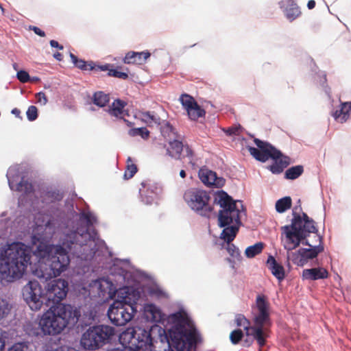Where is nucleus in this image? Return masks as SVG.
I'll return each mask as SVG.
<instances>
[{
  "mask_svg": "<svg viewBox=\"0 0 351 351\" xmlns=\"http://www.w3.org/2000/svg\"><path fill=\"white\" fill-rule=\"evenodd\" d=\"M48 213H37L32 237L33 249L22 242L8 244L0 258V278L8 282L23 277L32 253L38 258L36 276L45 280L60 276L70 263V255L92 261L106 250L104 241L92 228L96 217L88 210L66 215L56 202Z\"/></svg>",
  "mask_w": 351,
  "mask_h": 351,
  "instance_id": "obj_1",
  "label": "nucleus"
},
{
  "mask_svg": "<svg viewBox=\"0 0 351 351\" xmlns=\"http://www.w3.org/2000/svg\"><path fill=\"white\" fill-rule=\"evenodd\" d=\"M173 326L169 336L163 330L159 339L154 341L151 330L141 327L128 328L119 335L120 343L131 349L143 351H173L169 337L177 351H189L198 341V333L187 314L179 311L169 315Z\"/></svg>",
  "mask_w": 351,
  "mask_h": 351,
  "instance_id": "obj_2",
  "label": "nucleus"
},
{
  "mask_svg": "<svg viewBox=\"0 0 351 351\" xmlns=\"http://www.w3.org/2000/svg\"><path fill=\"white\" fill-rule=\"evenodd\" d=\"M300 210V206L293 209L291 223L281 227V231L285 235L282 242L287 251V259L302 267L310 260L316 258L324 248L322 245L323 238L319 234L315 236L317 245H313L306 239L310 233H317V230L315 221L306 213H302V215L297 213Z\"/></svg>",
  "mask_w": 351,
  "mask_h": 351,
  "instance_id": "obj_3",
  "label": "nucleus"
},
{
  "mask_svg": "<svg viewBox=\"0 0 351 351\" xmlns=\"http://www.w3.org/2000/svg\"><path fill=\"white\" fill-rule=\"evenodd\" d=\"M8 184L11 190H16L23 193L19 197V203L25 202L29 203L34 210H37L38 213H48L47 210H50V206L52 202H56L58 204L59 208L61 209L59 202L62 199V195L55 191H48L41 197V199L38 198L32 199L34 197L33 186L31 183L22 179L17 182L20 177V167L18 165L11 166L6 173Z\"/></svg>",
  "mask_w": 351,
  "mask_h": 351,
  "instance_id": "obj_4",
  "label": "nucleus"
},
{
  "mask_svg": "<svg viewBox=\"0 0 351 351\" xmlns=\"http://www.w3.org/2000/svg\"><path fill=\"white\" fill-rule=\"evenodd\" d=\"M83 309L70 304H59L51 306L41 316L38 335L54 336L60 334L69 324L77 323Z\"/></svg>",
  "mask_w": 351,
  "mask_h": 351,
  "instance_id": "obj_5",
  "label": "nucleus"
},
{
  "mask_svg": "<svg viewBox=\"0 0 351 351\" xmlns=\"http://www.w3.org/2000/svg\"><path fill=\"white\" fill-rule=\"evenodd\" d=\"M214 202L221 208L219 212V226L226 227L221 238L229 243L234 240L241 225V214L244 212L243 204L240 201H234L223 191L216 193Z\"/></svg>",
  "mask_w": 351,
  "mask_h": 351,
  "instance_id": "obj_6",
  "label": "nucleus"
},
{
  "mask_svg": "<svg viewBox=\"0 0 351 351\" xmlns=\"http://www.w3.org/2000/svg\"><path fill=\"white\" fill-rule=\"evenodd\" d=\"M256 307L258 313L254 316V325L250 326L248 320L241 315L236 317V324L238 326H243L245 330L247 339L244 341L245 346H250L256 340L260 348L265 344L266 339L268 337L267 330L271 325V320L269 312V303L264 296L258 295L256 298ZM259 351H262L261 348Z\"/></svg>",
  "mask_w": 351,
  "mask_h": 351,
  "instance_id": "obj_7",
  "label": "nucleus"
},
{
  "mask_svg": "<svg viewBox=\"0 0 351 351\" xmlns=\"http://www.w3.org/2000/svg\"><path fill=\"white\" fill-rule=\"evenodd\" d=\"M140 292L132 291V293L121 290L118 298L114 300L108 308L107 315L112 324L122 326L130 322L137 312L136 302L140 298Z\"/></svg>",
  "mask_w": 351,
  "mask_h": 351,
  "instance_id": "obj_8",
  "label": "nucleus"
},
{
  "mask_svg": "<svg viewBox=\"0 0 351 351\" xmlns=\"http://www.w3.org/2000/svg\"><path fill=\"white\" fill-rule=\"evenodd\" d=\"M114 335L115 330L112 326H90L82 335L81 344L86 350H95L109 343Z\"/></svg>",
  "mask_w": 351,
  "mask_h": 351,
  "instance_id": "obj_9",
  "label": "nucleus"
},
{
  "mask_svg": "<svg viewBox=\"0 0 351 351\" xmlns=\"http://www.w3.org/2000/svg\"><path fill=\"white\" fill-rule=\"evenodd\" d=\"M254 142L258 148L250 147L249 152L256 160L265 162L269 158H271L276 160L283 169L289 165L290 158L283 156L280 151L276 149L271 144L258 138H254Z\"/></svg>",
  "mask_w": 351,
  "mask_h": 351,
  "instance_id": "obj_10",
  "label": "nucleus"
},
{
  "mask_svg": "<svg viewBox=\"0 0 351 351\" xmlns=\"http://www.w3.org/2000/svg\"><path fill=\"white\" fill-rule=\"evenodd\" d=\"M184 199L188 206L204 217H209L212 207L209 204L210 195L204 191L197 189H190L184 194Z\"/></svg>",
  "mask_w": 351,
  "mask_h": 351,
  "instance_id": "obj_11",
  "label": "nucleus"
},
{
  "mask_svg": "<svg viewBox=\"0 0 351 351\" xmlns=\"http://www.w3.org/2000/svg\"><path fill=\"white\" fill-rule=\"evenodd\" d=\"M117 291V287L108 278H100L93 280L88 285V295L98 303L112 300Z\"/></svg>",
  "mask_w": 351,
  "mask_h": 351,
  "instance_id": "obj_12",
  "label": "nucleus"
},
{
  "mask_svg": "<svg viewBox=\"0 0 351 351\" xmlns=\"http://www.w3.org/2000/svg\"><path fill=\"white\" fill-rule=\"evenodd\" d=\"M22 295L26 304L34 311L40 310L47 301L45 290L36 280H29L23 287Z\"/></svg>",
  "mask_w": 351,
  "mask_h": 351,
  "instance_id": "obj_13",
  "label": "nucleus"
},
{
  "mask_svg": "<svg viewBox=\"0 0 351 351\" xmlns=\"http://www.w3.org/2000/svg\"><path fill=\"white\" fill-rule=\"evenodd\" d=\"M68 282L64 279H57L48 284L45 291L47 300L51 301L56 305L60 304L67 294L69 290Z\"/></svg>",
  "mask_w": 351,
  "mask_h": 351,
  "instance_id": "obj_14",
  "label": "nucleus"
},
{
  "mask_svg": "<svg viewBox=\"0 0 351 351\" xmlns=\"http://www.w3.org/2000/svg\"><path fill=\"white\" fill-rule=\"evenodd\" d=\"M142 188L139 189L141 201L147 205L152 204L161 192L160 186L156 183H141Z\"/></svg>",
  "mask_w": 351,
  "mask_h": 351,
  "instance_id": "obj_15",
  "label": "nucleus"
},
{
  "mask_svg": "<svg viewBox=\"0 0 351 351\" xmlns=\"http://www.w3.org/2000/svg\"><path fill=\"white\" fill-rule=\"evenodd\" d=\"M201 181L206 185L221 187L225 184V179L217 177V173L211 170L202 169L199 171Z\"/></svg>",
  "mask_w": 351,
  "mask_h": 351,
  "instance_id": "obj_16",
  "label": "nucleus"
},
{
  "mask_svg": "<svg viewBox=\"0 0 351 351\" xmlns=\"http://www.w3.org/2000/svg\"><path fill=\"white\" fill-rule=\"evenodd\" d=\"M328 276V272L324 267L306 269L302 271V278L304 280H317L327 278Z\"/></svg>",
  "mask_w": 351,
  "mask_h": 351,
  "instance_id": "obj_17",
  "label": "nucleus"
},
{
  "mask_svg": "<svg viewBox=\"0 0 351 351\" xmlns=\"http://www.w3.org/2000/svg\"><path fill=\"white\" fill-rule=\"evenodd\" d=\"M280 5L281 8H285V14L290 21H293L300 14V8L293 0L281 1Z\"/></svg>",
  "mask_w": 351,
  "mask_h": 351,
  "instance_id": "obj_18",
  "label": "nucleus"
},
{
  "mask_svg": "<svg viewBox=\"0 0 351 351\" xmlns=\"http://www.w3.org/2000/svg\"><path fill=\"white\" fill-rule=\"evenodd\" d=\"M350 111L351 102H342L339 109L332 112V116L336 121L343 123L349 119Z\"/></svg>",
  "mask_w": 351,
  "mask_h": 351,
  "instance_id": "obj_19",
  "label": "nucleus"
},
{
  "mask_svg": "<svg viewBox=\"0 0 351 351\" xmlns=\"http://www.w3.org/2000/svg\"><path fill=\"white\" fill-rule=\"evenodd\" d=\"M149 51H130L126 53L123 62L125 64H143L150 57Z\"/></svg>",
  "mask_w": 351,
  "mask_h": 351,
  "instance_id": "obj_20",
  "label": "nucleus"
},
{
  "mask_svg": "<svg viewBox=\"0 0 351 351\" xmlns=\"http://www.w3.org/2000/svg\"><path fill=\"white\" fill-rule=\"evenodd\" d=\"M184 149L182 143L178 138L169 141V146L167 147V154L176 160L180 159L182 152Z\"/></svg>",
  "mask_w": 351,
  "mask_h": 351,
  "instance_id": "obj_21",
  "label": "nucleus"
},
{
  "mask_svg": "<svg viewBox=\"0 0 351 351\" xmlns=\"http://www.w3.org/2000/svg\"><path fill=\"white\" fill-rule=\"evenodd\" d=\"M267 263L271 274L279 281H282L285 277V272L283 266L279 264L272 256H269L268 257Z\"/></svg>",
  "mask_w": 351,
  "mask_h": 351,
  "instance_id": "obj_22",
  "label": "nucleus"
},
{
  "mask_svg": "<svg viewBox=\"0 0 351 351\" xmlns=\"http://www.w3.org/2000/svg\"><path fill=\"white\" fill-rule=\"evenodd\" d=\"M144 311L147 319L152 322H160L162 319V315L160 310L154 304H150L145 305L144 306Z\"/></svg>",
  "mask_w": 351,
  "mask_h": 351,
  "instance_id": "obj_23",
  "label": "nucleus"
},
{
  "mask_svg": "<svg viewBox=\"0 0 351 351\" xmlns=\"http://www.w3.org/2000/svg\"><path fill=\"white\" fill-rule=\"evenodd\" d=\"M124 107L125 103L120 99H117L112 103L111 107L108 109V112L110 114L117 118L123 119L125 122H128V121L124 118L125 114Z\"/></svg>",
  "mask_w": 351,
  "mask_h": 351,
  "instance_id": "obj_24",
  "label": "nucleus"
},
{
  "mask_svg": "<svg viewBox=\"0 0 351 351\" xmlns=\"http://www.w3.org/2000/svg\"><path fill=\"white\" fill-rule=\"evenodd\" d=\"M70 58L73 64L77 67L78 69L84 71L86 70H94L95 69V64L93 62H86L84 60L78 59L77 56H75L72 53H70Z\"/></svg>",
  "mask_w": 351,
  "mask_h": 351,
  "instance_id": "obj_25",
  "label": "nucleus"
},
{
  "mask_svg": "<svg viewBox=\"0 0 351 351\" xmlns=\"http://www.w3.org/2000/svg\"><path fill=\"white\" fill-rule=\"evenodd\" d=\"M160 125L161 134L168 141L178 137L175 129L169 124V122L163 121Z\"/></svg>",
  "mask_w": 351,
  "mask_h": 351,
  "instance_id": "obj_26",
  "label": "nucleus"
},
{
  "mask_svg": "<svg viewBox=\"0 0 351 351\" xmlns=\"http://www.w3.org/2000/svg\"><path fill=\"white\" fill-rule=\"evenodd\" d=\"M303 171V166H293L287 169L285 173V178L287 180H295L299 178L302 174Z\"/></svg>",
  "mask_w": 351,
  "mask_h": 351,
  "instance_id": "obj_27",
  "label": "nucleus"
},
{
  "mask_svg": "<svg viewBox=\"0 0 351 351\" xmlns=\"http://www.w3.org/2000/svg\"><path fill=\"white\" fill-rule=\"evenodd\" d=\"M291 206V198L289 196L284 197L276 202V210L279 213H282Z\"/></svg>",
  "mask_w": 351,
  "mask_h": 351,
  "instance_id": "obj_28",
  "label": "nucleus"
},
{
  "mask_svg": "<svg viewBox=\"0 0 351 351\" xmlns=\"http://www.w3.org/2000/svg\"><path fill=\"white\" fill-rule=\"evenodd\" d=\"M189 117L191 120H197L199 117H202L205 114V111L196 104L191 108L186 110Z\"/></svg>",
  "mask_w": 351,
  "mask_h": 351,
  "instance_id": "obj_29",
  "label": "nucleus"
},
{
  "mask_svg": "<svg viewBox=\"0 0 351 351\" xmlns=\"http://www.w3.org/2000/svg\"><path fill=\"white\" fill-rule=\"evenodd\" d=\"M109 102V97L103 92L95 93L93 95V103L99 106L104 107Z\"/></svg>",
  "mask_w": 351,
  "mask_h": 351,
  "instance_id": "obj_30",
  "label": "nucleus"
},
{
  "mask_svg": "<svg viewBox=\"0 0 351 351\" xmlns=\"http://www.w3.org/2000/svg\"><path fill=\"white\" fill-rule=\"evenodd\" d=\"M142 120L149 125L152 123L162 124L160 118L150 112H143L142 114Z\"/></svg>",
  "mask_w": 351,
  "mask_h": 351,
  "instance_id": "obj_31",
  "label": "nucleus"
},
{
  "mask_svg": "<svg viewBox=\"0 0 351 351\" xmlns=\"http://www.w3.org/2000/svg\"><path fill=\"white\" fill-rule=\"evenodd\" d=\"M263 248V243H257L253 245L249 246L245 250V255L248 258H252L261 252Z\"/></svg>",
  "mask_w": 351,
  "mask_h": 351,
  "instance_id": "obj_32",
  "label": "nucleus"
},
{
  "mask_svg": "<svg viewBox=\"0 0 351 351\" xmlns=\"http://www.w3.org/2000/svg\"><path fill=\"white\" fill-rule=\"evenodd\" d=\"M148 293L151 296L162 298H166L167 293L165 291L158 285H152L148 289Z\"/></svg>",
  "mask_w": 351,
  "mask_h": 351,
  "instance_id": "obj_33",
  "label": "nucleus"
},
{
  "mask_svg": "<svg viewBox=\"0 0 351 351\" xmlns=\"http://www.w3.org/2000/svg\"><path fill=\"white\" fill-rule=\"evenodd\" d=\"M12 306L9 302L3 298H0V321L10 314Z\"/></svg>",
  "mask_w": 351,
  "mask_h": 351,
  "instance_id": "obj_34",
  "label": "nucleus"
},
{
  "mask_svg": "<svg viewBox=\"0 0 351 351\" xmlns=\"http://www.w3.org/2000/svg\"><path fill=\"white\" fill-rule=\"evenodd\" d=\"M180 101L186 110L191 108L192 106L197 104L193 97L187 94L182 95L180 97Z\"/></svg>",
  "mask_w": 351,
  "mask_h": 351,
  "instance_id": "obj_35",
  "label": "nucleus"
},
{
  "mask_svg": "<svg viewBox=\"0 0 351 351\" xmlns=\"http://www.w3.org/2000/svg\"><path fill=\"white\" fill-rule=\"evenodd\" d=\"M131 162H132L131 158L128 157L127 159V163H128L127 169L124 173V178L125 179H130V178H132L134 176V175L137 171L136 166L133 163L130 164Z\"/></svg>",
  "mask_w": 351,
  "mask_h": 351,
  "instance_id": "obj_36",
  "label": "nucleus"
},
{
  "mask_svg": "<svg viewBox=\"0 0 351 351\" xmlns=\"http://www.w3.org/2000/svg\"><path fill=\"white\" fill-rule=\"evenodd\" d=\"M8 351H32L27 342H19L12 345Z\"/></svg>",
  "mask_w": 351,
  "mask_h": 351,
  "instance_id": "obj_37",
  "label": "nucleus"
},
{
  "mask_svg": "<svg viewBox=\"0 0 351 351\" xmlns=\"http://www.w3.org/2000/svg\"><path fill=\"white\" fill-rule=\"evenodd\" d=\"M130 135L141 136L143 138L146 139L149 136V132L145 128H134L130 130Z\"/></svg>",
  "mask_w": 351,
  "mask_h": 351,
  "instance_id": "obj_38",
  "label": "nucleus"
},
{
  "mask_svg": "<svg viewBox=\"0 0 351 351\" xmlns=\"http://www.w3.org/2000/svg\"><path fill=\"white\" fill-rule=\"evenodd\" d=\"M27 118L29 121H34L38 118V109L35 106H30L26 112Z\"/></svg>",
  "mask_w": 351,
  "mask_h": 351,
  "instance_id": "obj_39",
  "label": "nucleus"
},
{
  "mask_svg": "<svg viewBox=\"0 0 351 351\" xmlns=\"http://www.w3.org/2000/svg\"><path fill=\"white\" fill-rule=\"evenodd\" d=\"M243 333L241 330H235L230 333V339L233 344H237L242 339Z\"/></svg>",
  "mask_w": 351,
  "mask_h": 351,
  "instance_id": "obj_40",
  "label": "nucleus"
},
{
  "mask_svg": "<svg viewBox=\"0 0 351 351\" xmlns=\"http://www.w3.org/2000/svg\"><path fill=\"white\" fill-rule=\"evenodd\" d=\"M108 75L110 76H113L123 80L128 77V75L126 73L119 71L117 69H113L109 70Z\"/></svg>",
  "mask_w": 351,
  "mask_h": 351,
  "instance_id": "obj_41",
  "label": "nucleus"
},
{
  "mask_svg": "<svg viewBox=\"0 0 351 351\" xmlns=\"http://www.w3.org/2000/svg\"><path fill=\"white\" fill-rule=\"evenodd\" d=\"M16 77H17L18 80L23 83L27 82H29V80H30L29 75L28 74V73L27 71H23V70H21V71H18L17 74H16Z\"/></svg>",
  "mask_w": 351,
  "mask_h": 351,
  "instance_id": "obj_42",
  "label": "nucleus"
},
{
  "mask_svg": "<svg viewBox=\"0 0 351 351\" xmlns=\"http://www.w3.org/2000/svg\"><path fill=\"white\" fill-rule=\"evenodd\" d=\"M227 250L230 256L233 257H237L239 256V249L232 243H227Z\"/></svg>",
  "mask_w": 351,
  "mask_h": 351,
  "instance_id": "obj_43",
  "label": "nucleus"
},
{
  "mask_svg": "<svg viewBox=\"0 0 351 351\" xmlns=\"http://www.w3.org/2000/svg\"><path fill=\"white\" fill-rule=\"evenodd\" d=\"M36 98L37 99V103L43 106L46 105L48 101V99L43 92L36 93Z\"/></svg>",
  "mask_w": 351,
  "mask_h": 351,
  "instance_id": "obj_44",
  "label": "nucleus"
},
{
  "mask_svg": "<svg viewBox=\"0 0 351 351\" xmlns=\"http://www.w3.org/2000/svg\"><path fill=\"white\" fill-rule=\"evenodd\" d=\"M269 169L275 174H279L283 171V169L280 166L276 160H274V162L269 167Z\"/></svg>",
  "mask_w": 351,
  "mask_h": 351,
  "instance_id": "obj_45",
  "label": "nucleus"
},
{
  "mask_svg": "<svg viewBox=\"0 0 351 351\" xmlns=\"http://www.w3.org/2000/svg\"><path fill=\"white\" fill-rule=\"evenodd\" d=\"M130 276V273L124 269L121 270V273L120 274V277L123 278V281L125 282H127V284H129V277Z\"/></svg>",
  "mask_w": 351,
  "mask_h": 351,
  "instance_id": "obj_46",
  "label": "nucleus"
},
{
  "mask_svg": "<svg viewBox=\"0 0 351 351\" xmlns=\"http://www.w3.org/2000/svg\"><path fill=\"white\" fill-rule=\"evenodd\" d=\"M30 29L33 30L34 32L40 36H42V37H44L45 36V32H43V30H41L40 28H38V27H36V26H30Z\"/></svg>",
  "mask_w": 351,
  "mask_h": 351,
  "instance_id": "obj_47",
  "label": "nucleus"
},
{
  "mask_svg": "<svg viewBox=\"0 0 351 351\" xmlns=\"http://www.w3.org/2000/svg\"><path fill=\"white\" fill-rule=\"evenodd\" d=\"M184 152L185 153L184 154V156L188 157L189 158H191L193 156V151L191 149V148L189 146H184Z\"/></svg>",
  "mask_w": 351,
  "mask_h": 351,
  "instance_id": "obj_48",
  "label": "nucleus"
},
{
  "mask_svg": "<svg viewBox=\"0 0 351 351\" xmlns=\"http://www.w3.org/2000/svg\"><path fill=\"white\" fill-rule=\"evenodd\" d=\"M110 67V64H104V65H95V69H98V70H100V71H108L110 70L109 69Z\"/></svg>",
  "mask_w": 351,
  "mask_h": 351,
  "instance_id": "obj_49",
  "label": "nucleus"
},
{
  "mask_svg": "<svg viewBox=\"0 0 351 351\" xmlns=\"http://www.w3.org/2000/svg\"><path fill=\"white\" fill-rule=\"evenodd\" d=\"M50 45H51V47L58 48L60 50L63 49V46L60 45L59 43L57 41L54 40H51L50 41Z\"/></svg>",
  "mask_w": 351,
  "mask_h": 351,
  "instance_id": "obj_50",
  "label": "nucleus"
},
{
  "mask_svg": "<svg viewBox=\"0 0 351 351\" xmlns=\"http://www.w3.org/2000/svg\"><path fill=\"white\" fill-rule=\"evenodd\" d=\"M12 114L15 115L16 117H19V118H21L20 117V114H21V111L19 109L15 108H13L11 111Z\"/></svg>",
  "mask_w": 351,
  "mask_h": 351,
  "instance_id": "obj_51",
  "label": "nucleus"
},
{
  "mask_svg": "<svg viewBox=\"0 0 351 351\" xmlns=\"http://www.w3.org/2000/svg\"><path fill=\"white\" fill-rule=\"evenodd\" d=\"M315 6V1L314 0H310L308 1L307 3V7L308 9L311 10L314 8Z\"/></svg>",
  "mask_w": 351,
  "mask_h": 351,
  "instance_id": "obj_52",
  "label": "nucleus"
},
{
  "mask_svg": "<svg viewBox=\"0 0 351 351\" xmlns=\"http://www.w3.org/2000/svg\"><path fill=\"white\" fill-rule=\"evenodd\" d=\"M53 57H54V58H56L57 60H59V61L62 60V55L59 52L55 53L53 54Z\"/></svg>",
  "mask_w": 351,
  "mask_h": 351,
  "instance_id": "obj_53",
  "label": "nucleus"
},
{
  "mask_svg": "<svg viewBox=\"0 0 351 351\" xmlns=\"http://www.w3.org/2000/svg\"><path fill=\"white\" fill-rule=\"evenodd\" d=\"M5 346V341L0 337V351H2Z\"/></svg>",
  "mask_w": 351,
  "mask_h": 351,
  "instance_id": "obj_54",
  "label": "nucleus"
},
{
  "mask_svg": "<svg viewBox=\"0 0 351 351\" xmlns=\"http://www.w3.org/2000/svg\"><path fill=\"white\" fill-rule=\"evenodd\" d=\"M321 75L322 76L323 79H322V80H321L320 83H322V84H324L325 83L326 80V75H325L323 72H322V73H321Z\"/></svg>",
  "mask_w": 351,
  "mask_h": 351,
  "instance_id": "obj_55",
  "label": "nucleus"
},
{
  "mask_svg": "<svg viewBox=\"0 0 351 351\" xmlns=\"http://www.w3.org/2000/svg\"><path fill=\"white\" fill-rule=\"evenodd\" d=\"M227 133L229 134V135H232L235 133V131L234 129L232 128H229L227 131Z\"/></svg>",
  "mask_w": 351,
  "mask_h": 351,
  "instance_id": "obj_56",
  "label": "nucleus"
},
{
  "mask_svg": "<svg viewBox=\"0 0 351 351\" xmlns=\"http://www.w3.org/2000/svg\"><path fill=\"white\" fill-rule=\"evenodd\" d=\"M180 176L182 178H184L186 177V172L184 170H181L180 171Z\"/></svg>",
  "mask_w": 351,
  "mask_h": 351,
  "instance_id": "obj_57",
  "label": "nucleus"
},
{
  "mask_svg": "<svg viewBox=\"0 0 351 351\" xmlns=\"http://www.w3.org/2000/svg\"><path fill=\"white\" fill-rule=\"evenodd\" d=\"M40 79L38 77H30V82H38Z\"/></svg>",
  "mask_w": 351,
  "mask_h": 351,
  "instance_id": "obj_58",
  "label": "nucleus"
},
{
  "mask_svg": "<svg viewBox=\"0 0 351 351\" xmlns=\"http://www.w3.org/2000/svg\"><path fill=\"white\" fill-rule=\"evenodd\" d=\"M107 351H121V349H120V348H112V349L108 350Z\"/></svg>",
  "mask_w": 351,
  "mask_h": 351,
  "instance_id": "obj_59",
  "label": "nucleus"
},
{
  "mask_svg": "<svg viewBox=\"0 0 351 351\" xmlns=\"http://www.w3.org/2000/svg\"><path fill=\"white\" fill-rule=\"evenodd\" d=\"M13 66H14V69H15V70H16V69H16V67H17V64H13Z\"/></svg>",
  "mask_w": 351,
  "mask_h": 351,
  "instance_id": "obj_60",
  "label": "nucleus"
},
{
  "mask_svg": "<svg viewBox=\"0 0 351 351\" xmlns=\"http://www.w3.org/2000/svg\"><path fill=\"white\" fill-rule=\"evenodd\" d=\"M0 9L1 10V11L3 12L4 10L3 8L1 7V5H0Z\"/></svg>",
  "mask_w": 351,
  "mask_h": 351,
  "instance_id": "obj_61",
  "label": "nucleus"
}]
</instances>
